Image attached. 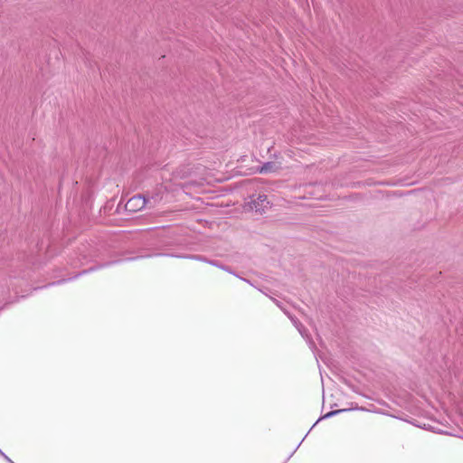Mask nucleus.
<instances>
[{
	"mask_svg": "<svg viewBox=\"0 0 463 463\" xmlns=\"http://www.w3.org/2000/svg\"><path fill=\"white\" fill-rule=\"evenodd\" d=\"M269 206V202L265 194H259L256 199L251 197V200L249 202L250 209L259 213H263Z\"/></svg>",
	"mask_w": 463,
	"mask_h": 463,
	"instance_id": "nucleus-2",
	"label": "nucleus"
},
{
	"mask_svg": "<svg viewBox=\"0 0 463 463\" xmlns=\"http://www.w3.org/2000/svg\"><path fill=\"white\" fill-rule=\"evenodd\" d=\"M0 456L6 460L8 463H14L7 455H5L1 449H0Z\"/></svg>",
	"mask_w": 463,
	"mask_h": 463,
	"instance_id": "nucleus-8",
	"label": "nucleus"
},
{
	"mask_svg": "<svg viewBox=\"0 0 463 463\" xmlns=\"http://www.w3.org/2000/svg\"><path fill=\"white\" fill-rule=\"evenodd\" d=\"M350 411V409H342V410H335V411H331L327 413H326L324 416H321L317 421L316 423L313 425V427L320 420H324V419H329L335 415H337L341 412H344V411Z\"/></svg>",
	"mask_w": 463,
	"mask_h": 463,
	"instance_id": "nucleus-5",
	"label": "nucleus"
},
{
	"mask_svg": "<svg viewBox=\"0 0 463 463\" xmlns=\"http://www.w3.org/2000/svg\"><path fill=\"white\" fill-rule=\"evenodd\" d=\"M182 258H187V259H191V260H198V261H202V262H206V263H208V261L210 260L202 255H187V256H183Z\"/></svg>",
	"mask_w": 463,
	"mask_h": 463,
	"instance_id": "nucleus-7",
	"label": "nucleus"
},
{
	"mask_svg": "<svg viewBox=\"0 0 463 463\" xmlns=\"http://www.w3.org/2000/svg\"><path fill=\"white\" fill-rule=\"evenodd\" d=\"M208 264L213 265L214 267H217V268H219V269H222V270H224L226 272H229L231 274H233V275L237 276L228 266L222 265V263H220L217 260H209Z\"/></svg>",
	"mask_w": 463,
	"mask_h": 463,
	"instance_id": "nucleus-6",
	"label": "nucleus"
},
{
	"mask_svg": "<svg viewBox=\"0 0 463 463\" xmlns=\"http://www.w3.org/2000/svg\"><path fill=\"white\" fill-rule=\"evenodd\" d=\"M277 169H278V166L276 165V164L274 162H267V163L263 164L259 168V173L268 174V173L275 172Z\"/></svg>",
	"mask_w": 463,
	"mask_h": 463,
	"instance_id": "nucleus-3",
	"label": "nucleus"
},
{
	"mask_svg": "<svg viewBox=\"0 0 463 463\" xmlns=\"http://www.w3.org/2000/svg\"><path fill=\"white\" fill-rule=\"evenodd\" d=\"M149 203V200L141 194L134 195L125 204V208L128 212L136 213L144 209L146 204Z\"/></svg>",
	"mask_w": 463,
	"mask_h": 463,
	"instance_id": "nucleus-1",
	"label": "nucleus"
},
{
	"mask_svg": "<svg viewBox=\"0 0 463 463\" xmlns=\"http://www.w3.org/2000/svg\"><path fill=\"white\" fill-rule=\"evenodd\" d=\"M118 262H119V260H115V261L108 262L106 264H103V265L99 266V268L107 267V266H109L111 264L118 263Z\"/></svg>",
	"mask_w": 463,
	"mask_h": 463,
	"instance_id": "nucleus-9",
	"label": "nucleus"
},
{
	"mask_svg": "<svg viewBox=\"0 0 463 463\" xmlns=\"http://www.w3.org/2000/svg\"><path fill=\"white\" fill-rule=\"evenodd\" d=\"M95 269H96L91 268V269H90V271H91V270H95ZM88 272H89V270H84L83 272L79 273L76 277H78V276H80V275H81V274H83V273H84V274H85V273H88Z\"/></svg>",
	"mask_w": 463,
	"mask_h": 463,
	"instance_id": "nucleus-10",
	"label": "nucleus"
},
{
	"mask_svg": "<svg viewBox=\"0 0 463 463\" xmlns=\"http://www.w3.org/2000/svg\"><path fill=\"white\" fill-rule=\"evenodd\" d=\"M288 316L290 318V320L292 321V323L295 326V327L299 332V334L302 335V337H304L306 339H308V335L307 334V331H306L304 326L298 319H296L295 317H291L289 315H288Z\"/></svg>",
	"mask_w": 463,
	"mask_h": 463,
	"instance_id": "nucleus-4",
	"label": "nucleus"
},
{
	"mask_svg": "<svg viewBox=\"0 0 463 463\" xmlns=\"http://www.w3.org/2000/svg\"><path fill=\"white\" fill-rule=\"evenodd\" d=\"M61 282V280L57 281V282H53V283H52V285L60 284Z\"/></svg>",
	"mask_w": 463,
	"mask_h": 463,
	"instance_id": "nucleus-11",
	"label": "nucleus"
}]
</instances>
